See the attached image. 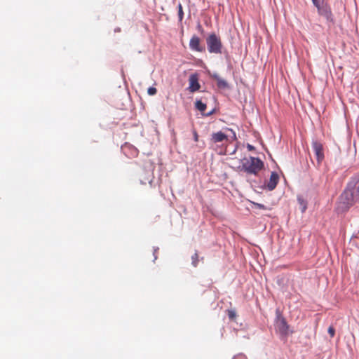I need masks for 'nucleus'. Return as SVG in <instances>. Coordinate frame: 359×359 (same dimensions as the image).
<instances>
[{"label": "nucleus", "mask_w": 359, "mask_h": 359, "mask_svg": "<svg viewBox=\"0 0 359 359\" xmlns=\"http://www.w3.org/2000/svg\"><path fill=\"white\" fill-rule=\"evenodd\" d=\"M242 170L248 174L257 175L264 168V163L259 158L250 156L242 160Z\"/></svg>", "instance_id": "f257e3e1"}, {"label": "nucleus", "mask_w": 359, "mask_h": 359, "mask_svg": "<svg viewBox=\"0 0 359 359\" xmlns=\"http://www.w3.org/2000/svg\"><path fill=\"white\" fill-rule=\"evenodd\" d=\"M233 359H247L246 356L244 354L240 353L235 355Z\"/></svg>", "instance_id": "412c9836"}, {"label": "nucleus", "mask_w": 359, "mask_h": 359, "mask_svg": "<svg viewBox=\"0 0 359 359\" xmlns=\"http://www.w3.org/2000/svg\"><path fill=\"white\" fill-rule=\"evenodd\" d=\"M252 204H253L254 207H255L256 208L263 209V210H269V208H267L266 206H265L261 203L253 202Z\"/></svg>", "instance_id": "dca6fc26"}, {"label": "nucleus", "mask_w": 359, "mask_h": 359, "mask_svg": "<svg viewBox=\"0 0 359 359\" xmlns=\"http://www.w3.org/2000/svg\"><path fill=\"white\" fill-rule=\"evenodd\" d=\"M195 107L198 111L203 112L206 109V104L202 102L201 100H197L195 103Z\"/></svg>", "instance_id": "ddd939ff"}, {"label": "nucleus", "mask_w": 359, "mask_h": 359, "mask_svg": "<svg viewBox=\"0 0 359 359\" xmlns=\"http://www.w3.org/2000/svg\"><path fill=\"white\" fill-rule=\"evenodd\" d=\"M228 136L222 131L214 133L211 135L210 142L211 144H217L224 141H228Z\"/></svg>", "instance_id": "423d86ee"}, {"label": "nucleus", "mask_w": 359, "mask_h": 359, "mask_svg": "<svg viewBox=\"0 0 359 359\" xmlns=\"http://www.w3.org/2000/svg\"><path fill=\"white\" fill-rule=\"evenodd\" d=\"M312 147L318 163H320L324 158L323 147L322 144L318 142H313L312 144Z\"/></svg>", "instance_id": "6e6552de"}, {"label": "nucleus", "mask_w": 359, "mask_h": 359, "mask_svg": "<svg viewBox=\"0 0 359 359\" xmlns=\"http://www.w3.org/2000/svg\"><path fill=\"white\" fill-rule=\"evenodd\" d=\"M214 78L217 81V85L218 88H226L228 87V83L224 79H222L219 76H215Z\"/></svg>", "instance_id": "f8f14e48"}, {"label": "nucleus", "mask_w": 359, "mask_h": 359, "mask_svg": "<svg viewBox=\"0 0 359 359\" xmlns=\"http://www.w3.org/2000/svg\"><path fill=\"white\" fill-rule=\"evenodd\" d=\"M347 188L351 191L357 201H359V179L356 181L351 182Z\"/></svg>", "instance_id": "1a4fd4ad"}, {"label": "nucleus", "mask_w": 359, "mask_h": 359, "mask_svg": "<svg viewBox=\"0 0 359 359\" xmlns=\"http://www.w3.org/2000/svg\"><path fill=\"white\" fill-rule=\"evenodd\" d=\"M313 5L317 8L318 13L325 17L327 20L332 22L333 16L331 8L327 4L320 5L318 0H311Z\"/></svg>", "instance_id": "39448f33"}, {"label": "nucleus", "mask_w": 359, "mask_h": 359, "mask_svg": "<svg viewBox=\"0 0 359 359\" xmlns=\"http://www.w3.org/2000/svg\"><path fill=\"white\" fill-rule=\"evenodd\" d=\"M189 47L192 50L202 52L204 48L201 46V39L198 36L194 35L189 41Z\"/></svg>", "instance_id": "0eeeda50"}, {"label": "nucleus", "mask_w": 359, "mask_h": 359, "mask_svg": "<svg viewBox=\"0 0 359 359\" xmlns=\"http://www.w3.org/2000/svg\"><path fill=\"white\" fill-rule=\"evenodd\" d=\"M226 130L231 131L233 133V136H232L233 140H236V133L231 128H226Z\"/></svg>", "instance_id": "5701e85b"}, {"label": "nucleus", "mask_w": 359, "mask_h": 359, "mask_svg": "<svg viewBox=\"0 0 359 359\" xmlns=\"http://www.w3.org/2000/svg\"><path fill=\"white\" fill-rule=\"evenodd\" d=\"M206 43L209 53L215 54L222 53L223 47L222 40L215 33H211L208 35L206 38Z\"/></svg>", "instance_id": "f03ea898"}, {"label": "nucleus", "mask_w": 359, "mask_h": 359, "mask_svg": "<svg viewBox=\"0 0 359 359\" xmlns=\"http://www.w3.org/2000/svg\"><path fill=\"white\" fill-rule=\"evenodd\" d=\"M278 180H279L278 175L276 172H273L271 174L269 181L267 184L268 189L270 191L273 190L276 188V187L278 182Z\"/></svg>", "instance_id": "9b49d317"}, {"label": "nucleus", "mask_w": 359, "mask_h": 359, "mask_svg": "<svg viewBox=\"0 0 359 359\" xmlns=\"http://www.w3.org/2000/svg\"><path fill=\"white\" fill-rule=\"evenodd\" d=\"M247 148H248V149L249 151H253V150H255V147H254V146H252V145H251V144H248L247 145Z\"/></svg>", "instance_id": "b1692460"}, {"label": "nucleus", "mask_w": 359, "mask_h": 359, "mask_svg": "<svg viewBox=\"0 0 359 359\" xmlns=\"http://www.w3.org/2000/svg\"><path fill=\"white\" fill-rule=\"evenodd\" d=\"M298 200H299L300 204L302 206V211L304 212L306 210V205L304 201L302 199H301V198H299Z\"/></svg>", "instance_id": "6ab92c4d"}, {"label": "nucleus", "mask_w": 359, "mask_h": 359, "mask_svg": "<svg viewBox=\"0 0 359 359\" xmlns=\"http://www.w3.org/2000/svg\"><path fill=\"white\" fill-rule=\"evenodd\" d=\"M157 92V90L154 87H149L147 90V93L149 95H154Z\"/></svg>", "instance_id": "f3484780"}, {"label": "nucleus", "mask_w": 359, "mask_h": 359, "mask_svg": "<svg viewBox=\"0 0 359 359\" xmlns=\"http://www.w3.org/2000/svg\"><path fill=\"white\" fill-rule=\"evenodd\" d=\"M228 316L230 319H233L236 317V313L233 311L229 310L228 311Z\"/></svg>", "instance_id": "aec40b11"}, {"label": "nucleus", "mask_w": 359, "mask_h": 359, "mask_svg": "<svg viewBox=\"0 0 359 359\" xmlns=\"http://www.w3.org/2000/svg\"><path fill=\"white\" fill-rule=\"evenodd\" d=\"M212 114V111H210V112H209V113L206 114H205V116H208L211 115Z\"/></svg>", "instance_id": "393cba45"}, {"label": "nucleus", "mask_w": 359, "mask_h": 359, "mask_svg": "<svg viewBox=\"0 0 359 359\" xmlns=\"http://www.w3.org/2000/svg\"><path fill=\"white\" fill-rule=\"evenodd\" d=\"M275 327L282 336H287L289 333V325L285 318L279 312H277Z\"/></svg>", "instance_id": "20e7f679"}, {"label": "nucleus", "mask_w": 359, "mask_h": 359, "mask_svg": "<svg viewBox=\"0 0 359 359\" xmlns=\"http://www.w3.org/2000/svg\"><path fill=\"white\" fill-rule=\"evenodd\" d=\"M198 29H202V27H201V25H198Z\"/></svg>", "instance_id": "a878e982"}, {"label": "nucleus", "mask_w": 359, "mask_h": 359, "mask_svg": "<svg viewBox=\"0 0 359 359\" xmlns=\"http://www.w3.org/2000/svg\"><path fill=\"white\" fill-rule=\"evenodd\" d=\"M328 333L330 334V337L332 338L334 337V334H335V330L334 328L332 327V326H330L328 327Z\"/></svg>", "instance_id": "a211bd4d"}, {"label": "nucleus", "mask_w": 359, "mask_h": 359, "mask_svg": "<svg viewBox=\"0 0 359 359\" xmlns=\"http://www.w3.org/2000/svg\"><path fill=\"white\" fill-rule=\"evenodd\" d=\"M189 90L191 92H196L200 89V84L198 81V77L196 75H191L189 79Z\"/></svg>", "instance_id": "9d476101"}, {"label": "nucleus", "mask_w": 359, "mask_h": 359, "mask_svg": "<svg viewBox=\"0 0 359 359\" xmlns=\"http://www.w3.org/2000/svg\"><path fill=\"white\" fill-rule=\"evenodd\" d=\"M178 18L180 22L183 20L184 18V12L181 4H178Z\"/></svg>", "instance_id": "2eb2a0df"}, {"label": "nucleus", "mask_w": 359, "mask_h": 359, "mask_svg": "<svg viewBox=\"0 0 359 359\" xmlns=\"http://www.w3.org/2000/svg\"><path fill=\"white\" fill-rule=\"evenodd\" d=\"M357 201L351 191L346 188L339 197V208L342 210H348Z\"/></svg>", "instance_id": "7ed1b4c3"}, {"label": "nucleus", "mask_w": 359, "mask_h": 359, "mask_svg": "<svg viewBox=\"0 0 359 359\" xmlns=\"http://www.w3.org/2000/svg\"><path fill=\"white\" fill-rule=\"evenodd\" d=\"M191 261H192V265L194 267H196L198 264V255L197 252H196L192 256H191Z\"/></svg>", "instance_id": "4468645a"}, {"label": "nucleus", "mask_w": 359, "mask_h": 359, "mask_svg": "<svg viewBox=\"0 0 359 359\" xmlns=\"http://www.w3.org/2000/svg\"><path fill=\"white\" fill-rule=\"evenodd\" d=\"M193 135H194V141L198 142V135L196 130H193Z\"/></svg>", "instance_id": "4be33fe9"}]
</instances>
